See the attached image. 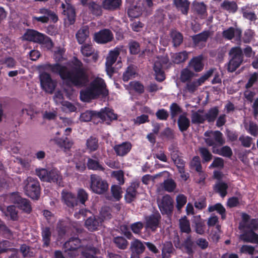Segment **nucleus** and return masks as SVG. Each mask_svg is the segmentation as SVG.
<instances>
[{
    "label": "nucleus",
    "mask_w": 258,
    "mask_h": 258,
    "mask_svg": "<svg viewBox=\"0 0 258 258\" xmlns=\"http://www.w3.org/2000/svg\"><path fill=\"white\" fill-rule=\"evenodd\" d=\"M154 71L155 74V79L161 82L165 79V74L163 70V66L159 61H156L154 64Z\"/></svg>",
    "instance_id": "obj_30"
},
{
    "label": "nucleus",
    "mask_w": 258,
    "mask_h": 258,
    "mask_svg": "<svg viewBox=\"0 0 258 258\" xmlns=\"http://www.w3.org/2000/svg\"><path fill=\"white\" fill-rule=\"evenodd\" d=\"M113 34L112 31L106 28L96 32L94 35V40L98 44H106L113 40Z\"/></svg>",
    "instance_id": "obj_12"
},
{
    "label": "nucleus",
    "mask_w": 258,
    "mask_h": 258,
    "mask_svg": "<svg viewBox=\"0 0 258 258\" xmlns=\"http://www.w3.org/2000/svg\"><path fill=\"white\" fill-rule=\"evenodd\" d=\"M130 248L133 253L139 255L144 251L145 247L141 240L136 239L131 242Z\"/></svg>",
    "instance_id": "obj_34"
},
{
    "label": "nucleus",
    "mask_w": 258,
    "mask_h": 258,
    "mask_svg": "<svg viewBox=\"0 0 258 258\" xmlns=\"http://www.w3.org/2000/svg\"><path fill=\"white\" fill-rule=\"evenodd\" d=\"M121 4V0H104L102 6L104 10L114 11L120 9Z\"/></svg>",
    "instance_id": "obj_25"
},
{
    "label": "nucleus",
    "mask_w": 258,
    "mask_h": 258,
    "mask_svg": "<svg viewBox=\"0 0 258 258\" xmlns=\"http://www.w3.org/2000/svg\"><path fill=\"white\" fill-rule=\"evenodd\" d=\"M127 14L130 18H138L142 14V9L137 6L131 7L127 10Z\"/></svg>",
    "instance_id": "obj_57"
},
{
    "label": "nucleus",
    "mask_w": 258,
    "mask_h": 258,
    "mask_svg": "<svg viewBox=\"0 0 258 258\" xmlns=\"http://www.w3.org/2000/svg\"><path fill=\"white\" fill-rule=\"evenodd\" d=\"M128 48L131 54H137L140 51V44L135 40H131L128 43Z\"/></svg>",
    "instance_id": "obj_56"
},
{
    "label": "nucleus",
    "mask_w": 258,
    "mask_h": 258,
    "mask_svg": "<svg viewBox=\"0 0 258 258\" xmlns=\"http://www.w3.org/2000/svg\"><path fill=\"white\" fill-rule=\"evenodd\" d=\"M41 236L42 241L43 242L42 247H47L49 246L51 242V237L52 232L51 231V228L49 226H41Z\"/></svg>",
    "instance_id": "obj_24"
},
{
    "label": "nucleus",
    "mask_w": 258,
    "mask_h": 258,
    "mask_svg": "<svg viewBox=\"0 0 258 258\" xmlns=\"http://www.w3.org/2000/svg\"><path fill=\"white\" fill-rule=\"evenodd\" d=\"M98 250L92 245L83 246L80 252L85 258H95Z\"/></svg>",
    "instance_id": "obj_29"
},
{
    "label": "nucleus",
    "mask_w": 258,
    "mask_h": 258,
    "mask_svg": "<svg viewBox=\"0 0 258 258\" xmlns=\"http://www.w3.org/2000/svg\"><path fill=\"white\" fill-rule=\"evenodd\" d=\"M208 211L213 212L216 211L221 216L222 219H225L226 217V209L221 203H217L214 205L209 206L208 207Z\"/></svg>",
    "instance_id": "obj_39"
},
{
    "label": "nucleus",
    "mask_w": 258,
    "mask_h": 258,
    "mask_svg": "<svg viewBox=\"0 0 258 258\" xmlns=\"http://www.w3.org/2000/svg\"><path fill=\"white\" fill-rule=\"evenodd\" d=\"M24 189L26 196L33 200H37L40 197L41 187L37 178L28 177L24 181Z\"/></svg>",
    "instance_id": "obj_3"
},
{
    "label": "nucleus",
    "mask_w": 258,
    "mask_h": 258,
    "mask_svg": "<svg viewBox=\"0 0 258 258\" xmlns=\"http://www.w3.org/2000/svg\"><path fill=\"white\" fill-rule=\"evenodd\" d=\"M64 252L67 257L74 258L78 256L83 246L81 240L78 237H71L63 244Z\"/></svg>",
    "instance_id": "obj_4"
},
{
    "label": "nucleus",
    "mask_w": 258,
    "mask_h": 258,
    "mask_svg": "<svg viewBox=\"0 0 258 258\" xmlns=\"http://www.w3.org/2000/svg\"><path fill=\"white\" fill-rule=\"evenodd\" d=\"M87 148L91 151H95L98 148V140L97 138L91 136L87 140Z\"/></svg>",
    "instance_id": "obj_51"
},
{
    "label": "nucleus",
    "mask_w": 258,
    "mask_h": 258,
    "mask_svg": "<svg viewBox=\"0 0 258 258\" xmlns=\"http://www.w3.org/2000/svg\"><path fill=\"white\" fill-rule=\"evenodd\" d=\"M170 36L171 38L173 46L174 47L179 46L183 42V37L182 33L177 30H172L170 32Z\"/></svg>",
    "instance_id": "obj_36"
},
{
    "label": "nucleus",
    "mask_w": 258,
    "mask_h": 258,
    "mask_svg": "<svg viewBox=\"0 0 258 258\" xmlns=\"http://www.w3.org/2000/svg\"><path fill=\"white\" fill-rule=\"evenodd\" d=\"M161 217L157 211L145 218L146 228L155 231L158 227Z\"/></svg>",
    "instance_id": "obj_14"
},
{
    "label": "nucleus",
    "mask_w": 258,
    "mask_h": 258,
    "mask_svg": "<svg viewBox=\"0 0 258 258\" xmlns=\"http://www.w3.org/2000/svg\"><path fill=\"white\" fill-rule=\"evenodd\" d=\"M80 51L82 54L85 57L92 56V59L94 62H96L99 58L98 52H95V48L91 44H83L81 46Z\"/></svg>",
    "instance_id": "obj_17"
},
{
    "label": "nucleus",
    "mask_w": 258,
    "mask_h": 258,
    "mask_svg": "<svg viewBox=\"0 0 258 258\" xmlns=\"http://www.w3.org/2000/svg\"><path fill=\"white\" fill-rule=\"evenodd\" d=\"M132 145L130 142H124L121 144L115 145L113 150L117 156L123 157L126 155L131 150Z\"/></svg>",
    "instance_id": "obj_19"
},
{
    "label": "nucleus",
    "mask_w": 258,
    "mask_h": 258,
    "mask_svg": "<svg viewBox=\"0 0 258 258\" xmlns=\"http://www.w3.org/2000/svg\"><path fill=\"white\" fill-rule=\"evenodd\" d=\"M195 76V74L187 68L183 69L180 74V80L182 83L187 82Z\"/></svg>",
    "instance_id": "obj_49"
},
{
    "label": "nucleus",
    "mask_w": 258,
    "mask_h": 258,
    "mask_svg": "<svg viewBox=\"0 0 258 258\" xmlns=\"http://www.w3.org/2000/svg\"><path fill=\"white\" fill-rule=\"evenodd\" d=\"M161 137L168 140H173L175 138V134L174 130L169 127H166L160 134Z\"/></svg>",
    "instance_id": "obj_54"
},
{
    "label": "nucleus",
    "mask_w": 258,
    "mask_h": 258,
    "mask_svg": "<svg viewBox=\"0 0 258 258\" xmlns=\"http://www.w3.org/2000/svg\"><path fill=\"white\" fill-rule=\"evenodd\" d=\"M176 187V183L172 179H167L164 180L163 187L164 189L169 192H173Z\"/></svg>",
    "instance_id": "obj_58"
},
{
    "label": "nucleus",
    "mask_w": 258,
    "mask_h": 258,
    "mask_svg": "<svg viewBox=\"0 0 258 258\" xmlns=\"http://www.w3.org/2000/svg\"><path fill=\"white\" fill-rule=\"evenodd\" d=\"M228 188L227 183L222 181L217 182L213 186L214 191L219 194L222 198H224L227 195Z\"/></svg>",
    "instance_id": "obj_31"
},
{
    "label": "nucleus",
    "mask_w": 258,
    "mask_h": 258,
    "mask_svg": "<svg viewBox=\"0 0 258 258\" xmlns=\"http://www.w3.org/2000/svg\"><path fill=\"white\" fill-rule=\"evenodd\" d=\"M241 218L238 226L240 230H258V218L251 219L250 216L246 213H242Z\"/></svg>",
    "instance_id": "obj_8"
},
{
    "label": "nucleus",
    "mask_w": 258,
    "mask_h": 258,
    "mask_svg": "<svg viewBox=\"0 0 258 258\" xmlns=\"http://www.w3.org/2000/svg\"><path fill=\"white\" fill-rule=\"evenodd\" d=\"M194 242L190 238L185 239L183 243V247L185 250L186 253L189 256H192L194 251L192 249Z\"/></svg>",
    "instance_id": "obj_61"
},
{
    "label": "nucleus",
    "mask_w": 258,
    "mask_h": 258,
    "mask_svg": "<svg viewBox=\"0 0 258 258\" xmlns=\"http://www.w3.org/2000/svg\"><path fill=\"white\" fill-rule=\"evenodd\" d=\"M120 50L121 49L117 47H116L113 50H110L108 53V55L106 57L105 62L109 63V65L113 64L116 61L117 58L120 54Z\"/></svg>",
    "instance_id": "obj_38"
},
{
    "label": "nucleus",
    "mask_w": 258,
    "mask_h": 258,
    "mask_svg": "<svg viewBox=\"0 0 258 258\" xmlns=\"http://www.w3.org/2000/svg\"><path fill=\"white\" fill-rule=\"evenodd\" d=\"M111 192L113 197L116 201H119L122 198L121 188L119 185H113L111 187Z\"/></svg>",
    "instance_id": "obj_60"
},
{
    "label": "nucleus",
    "mask_w": 258,
    "mask_h": 258,
    "mask_svg": "<svg viewBox=\"0 0 258 258\" xmlns=\"http://www.w3.org/2000/svg\"><path fill=\"white\" fill-rule=\"evenodd\" d=\"M62 198L64 203L70 208H74L78 205V200L75 196L71 192H66L63 194Z\"/></svg>",
    "instance_id": "obj_35"
},
{
    "label": "nucleus",
    "mask_w": 258,
    "mask_h": 258,
    "mask_svg": "<svg viewBox=\"0 0 258 258\" xmlns=\"http://www.w3.org/2000/svg\"><path fill=\"white\" fill-rule=\"evenodd\" d=\"M177 124L180 131L183 132L186 131L189 127L190 121L186 116L181 115L178 119Z\"/></svg>",
    "instance_id": "obj_43"
},
{
    "label": "nucleus",
    "mask_w": 258,
    "mask_h": 258,
    "mask_svg": "<svg viewBox=\"0 0 258 258\" xmlns=\"http://www.w3.org/2000/svg\"><path fill=\"white\" fill-rule=\"evenodd\" d=\"M194 11L202 19L205 18L207 14V6L203 2H195L193 4Z\"/></svg>",
    "instance_id": "obj_33"
},
{
    "label": "nucleus",
    "mask_w": 258,
    "mask_h": 258,
    "mask_svg": "<svg viewBox=\"0 0 258 258\" xmlns=\"http://www.w3.org/2000/svg\"><path fill=\"white\" fill-rule=\"evenodd\" d=\"M88 194L85 189L80 188L78 190L77 196L76 197L78 200V204L79 203L82 205H85L86 202L88 200Z\"/></svg>",
    "instance_id": "obj_53"
},
{
    "label": "nucleus",
    "mask_w": 258,
    "mask_h": 258,
    "mask_svg": "<svg viewBox=\"0 0 258 258\" xmlns=\"http://www.w3.org/2000/svg\"><path fill=\"white\" fill-rule=\"evenodd\" d=\"M88 9L91 13L96 16H100L102 14V7L94 2L88 4Z\"/></svg>",
    "instance_id": "obj_47"
},
{
    "label": "nucleus",
    "mask_w": 258,
    "mask_h": 258,
    "mask_svg": "<svg viewBox=\"0 0 258 258\" xmlns=\"http://www.w3.org/2000/svg\"><path fill=\"white\" fill-rule=\"evenodd\" d=\"M41 88L47 93L52 94L55 87L56 83L53 81L50 74L46 72H43L39 76Z\"/></svg>",
    "instance_id": "obj_10"
},
{
    "label": "nucleus",
    "mask_w": 258,
    "mask_h": 258,
    "mask_svg": "<svg viewBox=\"0 0 258 258\" xmlns=\"http://www.w3.org/2000/svg\"><path fill=\"white\" fill-rule=\"evenodd\" d=\"M87 166L89 169L103 171L104 167L99 163L98 160L89 158L88 159Z\"/></svg>",
    "instance_id": "obj_42"
},
{
    "label": "nucleus",
    "mask_w": 258,
    "mask_h": 258,
    "mask_svg": "<svg viewBox=\"0 0 258 258\" xmlns=\"http://www.w3.org/2000/svg\"><path fill=\"white\" fill-rule=\"evenodd\" d=\"M90 187L91 190L98 195L105 193L108 189L109 185L107 181L96 174L90 175Z\"/></svg>",
    "instance_id": "obj_5"
},
{
    "label": "nucleus",
    "mask_w": 258,
    "mask_h": 258,
    "mask_svg": "<svg viewBox=\"0 0 258 258\" xmlns=\"http://www.w3.org/2000/svg\"><path fill=\"white\" fill-rule=\"evenodd\" d=\"M36 175L42 181L53 183L59 186H63L62 176L61 173L56 168L48 170L45 168L36 169Z\"/></svg>",
    "instance_id": "obj_2"
},
{
    "label": "nucleus",
    "mask_w": 258,
    "mask_h": 258,
    "mask_svg": "<svg viewBox=\"0 0 258 258\" xmlns=\"http://www.w3.org/2000/svg\"><path fill=\"white\" fill-rule=\"evenodd\" d=\"M61 8L63 9L62 14L66 17L70 25H73L76 21V12L75 8L69 3L65 5L62 3Z\"/></svg>",
    "instance_id": "obj_16"
},
{
    "label": "nucleus",
    "mask_w": 258,
    "mask_h": 258,
    "mask_svg": "<svg viewBox=\"0 0 258 258\" xmlns=\"http://www.w3.org/2000/svg\"><path fill=\"white\" fill-rule=\"evenodd\" d=\"M113 242L118 248L122 250L126 249L128 245V242L122 236L114 237L113 239Z\"/></svg>",
    "instance_id": "obj_46"
},
{
    "label": "nucleus",
    "mask_w": 258,
    "mask_h": 258,
    "mask_svg": "<svg viewBox=\"0 0 258 258\" xmlns=\"http://www.w3.org/2000/svg\"><path fill=\"white\" fill-rule=\"evenodd\" d=\"M136 74V69L134 65L128 66L123 73L122 80L124 82L128 81L133 78H135Z\"/></svg>",
    "instance_id": "obj_40"
},
{
    "label": "nucleus",
    "mask_w": 258,
    "mask_h": 258,
    "mask_svg": "<svg viewBox=\"0 0 258 258\" xmlns=\"http://www.w3.org/2000/svg\"><path fill=\"white\" fill-rule=\"evenodd\" d=\"M139 182H132L127 188L124 195V199L127 203H131L135 200L138 194L137 189L139 188Z\"/></svg>",
    "instance_id": "obj_18"
},
{
    "label": "nucleus",
    "mask_w": 258,
    "mask_h": 258,
    "mask_svg": "<svg viewBox=\"0 0 258 258\" xmlns=\"http://www.w3.org/2000/svg\"><path fill=\"white\" fill-rule=\"evenodd\" d=\"M193 226L197 233L203 235L205 233L206 225L205 221L200 216H195L192 221Z\"/></svg>",
    "instance_id": "obj_26"
},
{
    "label": "nucleus",
    "mask_w": 258,
    "mask_h": 258,
    "mask_svg": "<svg viewBox=\"0 0 258 258\" xmlns=\"http://www.w3.org/2000/svg\"><path fill=\"white\" fill-rule=\"evenodd\" d=\"M89 36V30L87 26L82 27L76 34V39L80 44H83Z\"/></svg>",
    "instance_id": "obj_27"
},
{
    "label": "nucleus",
    "mask_w": 258,
    "mask_h": 258,
    "mask_svg": "<svg viewBox=\"0 0 258 258\" xmlns=\"http://www.w3.org/2000/svg\"><path fill=\"white\" fill-rule=\"evenodd\" d=\"M112 209L108 206H104L101 208L99 216L100 220L104 221L109 220L112 218Z\"/></svg>",
    "instance_id": "obj_41"
},
{
    "label": "nucleus",
    "mask_w": 258,
    "mask_h": 258,
    "mask_svg": "<svg viewBox=\"0 0 258 258\" xmlns=\"http://www.w3.org/2000/svg\"><path fill=\"white\" fill-rule=\"evenodd\" d=\"M90 87L97 97L100 95L106 96L108 95V91L106 88L104 80L101 78H97L93 81Z\"/></svg>",
    "instance_id": "obj_13"
},
{
    "label": "nucleus",
    "mask_w": 258,
    "mask_h": 258,
    "mask_svg": "<svg viewBox=\"0 0 258 258\" xmlns=\"http://www.w3.org/2000/svg\"><path fill=\"white\" fill-rule=\"evenodd\" d=\"M179 228L181 232L189 234L191 232L189 221L186 216L179 219Z\"/></svg>",
    "instance_id": "obj_44"
},
{
    "label": "nucleus",
    "mask_w": 258,
    "mask_h": 258,
    "mask_svg": "<svg viewBox=\"0 0 258 258\" xmlns=\"http://www.w3.org/2000/svg\"><path fill=\"white\" fill-rule=\"evenodd\" d=\"M214 70L211 69L209 70L206 73L202 75L200 78L198 79H195V81L197 84L198 87L202 85L205 82L210 78L213 74Z\"/></svg>",
    "instance_id": "obj_63"
},
{
    "label": "nucleus",
    "mask_w": 258,
    "mask_h": 258,
    "mask_svg": "<svg viewBox=\"0 0 258 258\" xmlns=\"http://www.w3.org/2000/svg\"><path fill=\"white\" fill-rule=\"evenodd\" d=\"M173 5L176 9L182 15L187 16L190 6V2L188 0H173Z\"/></svg>",
    "instance_id": "obj_23"
},
{
    "label": "nucleus",
    "mask_w": 258,
    "mask_h": 258,
    "mask_svg": "<svg viewBox=\"0 0 258 258\" xmlns=\"http://www.w3.org/2000/svg\"><path fill=\"white\" fill-rule=\"evenodd\" d=\"M96 116L106 121L107 124L117 119V114H80V120L82 122H88L93 117Z\"/></svg>",
    "instance_id": "obj_11"
},
{
    "label": "nucleus",
    "mask_w": 258,
    "mask_h": 258,
    "mask_svg": "<svg viewBox=\"0 0 258 258\" xmlns=\"http://www.w3.org/2000/svg\"><path fill=\"white\" fill-rule=\"evenodd\" d=\"M221 8L226 11L233 13H235L238 9L237 5L234 1H224L221 4Z\"/></svg>",
    "instance_id": "obj_45"
},
{
    "label": "nucleus",
    "mask_w": 258,
    "mask_h": 258,
    "mask_svg": "<svg viewBox=\"0 0 258 258\" xmlns=\"http://www.w3.org/2000/svg\"><path fill=\"white\" fill-rule=\"evenodd\" d=\"M11 200L17 207L24 212L30 214L32 211V207L30 201L22 198L19 192H13L11 195Z\"/></svg>",
    "instance_id": "obj_7"
},
{
    "label": "nucleus",
    "mask_w": 258,
    "mask_h": 258,
    "mask_svg": "<svg viewBox=\"0 0 258 258\" xmlns=\"http://www.w3.org/2000/svg\"><path fill=\"white\" fill-rule=\"evenodd\" d=\"M131 89L139 94H142L144 92L145 88L144 85L139 81H134L130 83Z\"/></svg>",
    "instance_id": "obj_55"
},
{
    "label": "nucleus",
    "mask_w": 258,
    "mask_h": 258,
    "mask_svg": "<svg viewBox=\"0 0 258 258\" xmlns=\"http://www.w3.org/2000/svg\"><path fill=\"white\" fill-rule=\"evenodd\" d=\"M70 223L65 220H59L56 226V230L59 238L63 237L70 228Z\"/></svg>",
    "instance_id": "obj_28"
},
{
    "label": "nucleus",
    "mask_w": 258,
    "mask_h": 258,
    "mask_svg": "<svg viewBox=\"0 0 258 258\" xmlns=\"http://www.w3.org/2000/svg\"><path fill=\"white\" fill-rule=\"evenodd\" d=\"M102 220L98 216H93L89 217L85 221L86 228L90 231H94L98 229L101 226Z\"/></svg>",
    "instance_id": "obj_22"
},
{
    "label": "nucleus",
    "mask_w": 258,
    "mask_h": 258,
    "mask_svg": "<svg viewBox=\"0 0 258 258\" xmlns=\"http://www.w3.org/2000/svg\"><path fill=\"white\" fill-rule=\"evenodd\" d=\"M217 154L223 157L231 158L233 155V152L230 147L225 146L222 147L217 152Z\"/></svg>",
    "instance_id": "obj_59"
},
{
    "label": "nucleus",
    "mask_w": 258,
    "mask_h": 258,
    "mask_svg": "<svg viewBox=\"0 0 258 258\" xmlns=\"http://www.w3.org/2000/svg\"><path fill=\"white\" fill-rule=\"evenodd\" d=\"M210 35L209 31H204L199 34L192 36L191 38L194 44L197 45L200 42H206Z\"/></svg>",
    "instance_id": "obj_37"
},
{
    "label": "nucleus",
    "mask_w": 258,
    "mask_h": 258,
    "mask_svg": "<svg viewBox=\"0 0 258 258\" xmlns=\"http://www.w3.org/2000/svg\"><path fill=\"white\" fill-rule=\"evenodd\" d=\"M158 206L163 215H171L174 208L173 200L169 195H166L158 201Z\"/></svg>",
    "instance_id": "obj_9"
},
{
    "label": "nucleus",
    "mask_w": 258,
    "mask_h": 258,
    "mask_svg": "<svg viewBox=\"0 0 258 258\" xmlns=\"http://www.w3.org/2000/svg\"><path fill=\"white\" fill-rule=\"evenodd\" d=\"M214 70L211 69L209 70L206 73L202 75L200 78L198 79H195V81L197 84L198 87L202 85L205 82L210 78L213 74Z\"/></svg>",
    "instance_id": "obj_64"
},
{
    "label": "nucleus",
    "mask_w": 258,
    "mask_h": 258,
    "mask_svg": "<svg viewBox=\"0 0 258 258\" xmlns=\"http://www.w3.org/2000/svg\"><path fill=\"white\" fill-rule=\"evenodd\" d=\"M203 60L204 56L202 54L193 57L188 63V67L197 73L200 72L204 67Z\"/></svg>",
    "instance_id": "obj_20"
},
{
    "label": "nucleus",
    "mask_w": 258,
    "mask_h": 258,
    "mask_svg": "<svg viewBox=\"0 0 258 258\" xmlns=\"http://www.w3.org/2000/svg\"><path fill=\"white\" fill-rule=\"evenodd\" d=\"M176 208L178 211H180L186 203L187 198L183 194H179L176 197Z\"/></svg>",
    "instance_id": "obj_62"
},
{
    "label": "nucleus",
    "mask_w": 258,
    "mask_h": 258,
    "mask_svg": "<svg viewBox=\"0 0 258 258\" xmlns=\"http://www.w3.org/2000/svg\"><path fill=\"white\" fill-rule=\"evenodd\" d=\"M229 53L231 58L229 61L227 70L230 72H233L242 63L243 54L241 48L239 46L232 47Z\"/></svg>",
    "instance_id": "obj_6"
},
{
    "label": "nucleus",
    "mask_w": 258,
    "mask_h": 258,
    "mask_svg": "<svg viewBox=\"0 0 258 258\" xmlns=\"http://www.w3.org/2000/svg\"><path fill=\"white\" fill-rule=\"evenodd\" d=\"M250 9L251 8L248 5L242 7L241 8L242 17L243 18L250 22H254L257 20V18L255 13L251 12Z\"/></svg>",
    "instance_id": "obj_32"
},
{
    "label": "nucleus",
    "mask_w": 258,
    "mask_h": 258,
    "mask_svg": "<svg viewBox=\"0 0 258 258\" xmlns=\"http://www.w3.org/2000/svg\"><path fill=\"white\" fill-rule=\"evenodd\" d=\"M80 97L82 100L86 101L91 99L96 98L97 96L90 87L86 90L81 92Z\"/></svg>",
    "instance_id": "obj_52"
},
{
    "label": "nucleus",
    "mask_w": 258,
    "mask_h": 258,
    "mask_svg": "<svg viewBox=\"0 0 258 258\" xmlns=\"http://www.w3.org/2000/svg\"><path fill=\"white\" fill-rule=\"evenodd\" d=\"M71 62L73 67L70 70L58 63H45L42 68L44 70L58 75L67 85H72L77 88L86 86L89 82V77L82 62L74 56Z\"/></svg>",
    "instance_id": "obj_1"
},
{
    "label": "nucleus",
    "mask_w": 258,
    "mask_h": 258,
    "mask_svg": "<svg viewBox=\"0 0 258 258\" xmlns=\"http://www.w3.org/2000/svg\"><path fill=\"white\" fill-rule=\"evenodd\" d=\"M23 37L26 40L39 43L43 38V34L33 29H27Z\"/></svg>",
    "instance_id": "obj_21"
},
{
    "label": "nucleus",
    "mask_w": 258,
    "mask_h": 258,
    "mask_svg": "<svg viewBox=\"0 0 258 258\" xmlns=\"http://www.w3.org/2000/svg\"><path fill=\"white\" fill-rule=\"evenodd\" d=\"M222 37L225 39L231 40L235 38L237 41H240L242 37V30L241 29L230 27L222 33Z\"/></svg>",
    "instance_id": "obj_15"
},
{
    "label": "nucleus",
    "mask_w": 258,
    "mask_h": 258,
    "mask_svg": "<svg viewBox=\"0 0 258 258\" xmlns=\"http://www.w3.org/2000/svg\"><path fill=\"white\" fill-rule=\"evenodd\" d=\"M187 58L188 53L186 51L176 53L172 56L173 62L176 64H179L184 62Z\"/></svg>",
    "instance_id": "obj_48"
},
{
    "label": "nucleus",
    "mask_w": 258,
    "mask_h": 258,
    "mask_svg": "<svg viewBox=\"0 0 258 258\" xmlns=\"http://www.w3.org/2000/svg\"><path fill=\"white\" fill-rule=\"evenodd\" d=\"M199 151L203 163H208L212 159L213 155L207 148L200 147Z\"/></svg>",
    "instance_id": "obj_50"
}]
</instances>
